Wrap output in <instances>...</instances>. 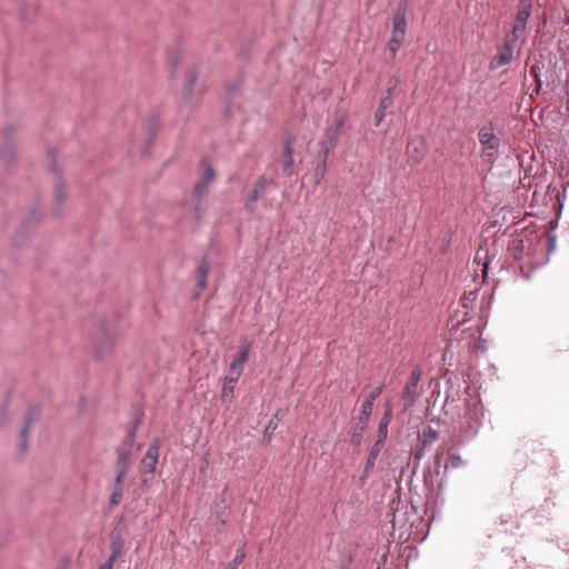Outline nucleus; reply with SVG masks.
I'll return each instance as SVG.
<instances>
[{
  "instance_id": "obj_12",
  "label": "nucleus",
  "mask_w": 569,
  "mask_h": 569,
  "mask_svg": "<svg viewBox=\"0 0 569 569\" xmlns=\"http://www.w3.org/2000/svg\"><path fill=\"white\" fill-rule=\"evenodd\" d=\"M113 333L104 328H99L92 336V342L96 349V353L101 358L107 350H109L113 343Z\"/></svg>"
},
{
  "instance_id": "obj_2",
  "label": "nucleus",
  "mask_w": 569,
  "mask_h": 569,
  "mask_svg": "<svg viewBox=\"0 0 569 569\" xmlns=\"http://www.w3.org/2000/svg\"><path fill=\"white\" fill-rule=\"evenodd\" d=\"M531 9L532 0H519L511 31L506 36L503 46H500V66L510 63L516 56H519Z\"/></svg>"
},
{
  "instance_id": "obj_48",
  "label": "nucleus",
  "mask_w": 569,
  "mask_h": 569,
  "mask_svg": "<svg viewBox=\"0 0 569 569\" xmlns=\"http://www.w3.org/2000/svg\"><path fill=\"white\" fill-rule=\"evenodd\" d=\"M566 88H567V91H566V94H567V110H569V76H568V79H567Z\"/></svg>"
},
{
  "instance_id": "obj_50",
  "label": "nucleus",
  "mask_w": 569,
  "mask_h": 569,
  "mask_svg": "<svg viewBox=\"0 0 569 569\" xmlns=\"http://www.w3.org/2000/svg\"><path fill=\"white\" fill-rule=\"evenodd\" d=\"M208 467V460H204L200 467V471L203 472Z\"/></svg>"
},
{
  "instance_id": "obj_7",
  "label": "nucleus",
  "mask_w": 569,
  "mask_h": 569,
  "mask_svg": "<svg viewBox=\"0 0 569 569\" xmlns=\"http://www.w3.org/2000/svg\"><path fill=\"white\" fill-rule=\"evenodd\" d=\"M162 440L158 437L153 438L141 460V473H154L159 460Z\"/></svg>"
},
{
  "instance_id": "obj_10",
  "label": "nucleus",
  "mask_w": 569,
  "mask_h": 569,
  "mask_svg": "<svg viewBox=\"0 0 569 569\" xmlns=\"http://www.w3.org/2000/svg\"><path fill=\"white\" fill-rule=\"evenodd\" d=\"M214 177L216 173L213 168L210 166H206L200 180L193 187L196 211H199L200 201L202 197L208 192V186L213 181Z\"/></svg>"
},
{
  "instance_id": "obj_42",
  "label": "nucleus",
  "mask_w": 569,
  "mask_h": 569,
  "mask_svg": "<svg viewBox=\"0 0 569 569\" xmlns=\"http://www.w3.org/2000/svg\"><path fill=\"white\" fill-rule=\"evenodd\" d=\"M517 264L518 266H513L511 262H508V266L506 268L507 269L511 268L515 272L518 268L521 271V273H523V277H527V273H525V262L521 261V262H518Z\"/></svg>"
},
{
  "instance_id": "obj_6",
  "label": "nucleus",
  "mask_w": 569,
  "mask_h": 569,
  "mask_svg": "<svg viewBox=\"0 0 569 569\" xmlns=\"http://www.w3.org/2000/svg\"><path fill=\"white\" fill-rule=\"evenodd\" d=\"M528 243V248L531 244V239H528L527 236H516L508 241L507 248V257L506 261L513 263H518L523 261V257L527 254L525 243Z\"/></svg>"
},
{
  "instance_id": "obj_55",
  "label": "nucleus",
  "mask_w": 569,
  "mask_h": 569,
  "mask_svg": "<svg viewBox=\"0 0 569 569\" xmlns=\"http://www.w3.org/2000/svg\"><path fill=\"white\" fill-rule=\"evenodd\" d=\"M57 569H66L63 566L58 567Z\"/></svg>"
},
{
  "instance_id": "obj_21",
  "label": "nucleus",
  "mask_w": 569,
  "mask_h": 569,
  "mask_svg": "<svg viewBox=\"0 0 569 569\" xmlns=\"http://www.w3.org/2000/svg\"><path fill=\"white\" fill-rule=\"evenodd\" d=\"M117 462H116V473H120V475H124L127 476V472L130 468V465H131V458H130V452L123 450V449H119L117 451Z\"/></svg>"
},
{
  "instance_id": "obj_27",
  "label": "nucleus",
  "mask_w": 569,
  "mask_h": 569,
  "mask_svg": "<svg viewBox=\"0 0 569 569\" xmlns=\"http://www.w3.org/2000/svg\"><path fill=\"white\" fill-rule=\"evenodd\" d=\"M198 79V69L192 68L188 71L184 86V98H189L192 93V88Z\"/></svg>"
},
{
  "instance_id": "obj_49",
  "label": "nucleus",
  "mask_w": 569,
  "mask_h": 569,
  "mask_svg": "<svg viewBox=\"0 0 569 569\" xmlns=\"http://www.w3.org/2000/svg\"><path fill=\"white\" fill-rule=\"evenodd\" d=\"M496 64H498V57H493L492 60L490 61V67L492 69L496 68Z\"/></svg>"
},
{
  "instance_id": "obj_8",
  "label": "nucleus",
  "mask_w": 569,
  "mask_h": 569,
  "mask_svg": "<svg viewBox=\"0 0 569 569\" xmlns=\"http://www.w3.org/2000/svg\"><path fill=\"white\" fill-rule=\"evenodd\" d=\"M490 236H483V244H480L479 249L476 252L475 262L481 264V276L483 281L488 278V270L490 264V259L496 256V240H492V248L488 247V240Z\"/></svg>"
},
{
  "instance_id": "obj_39",
  "label": "nucleus",
  "mask_w": 569,
  "mask_h": 569,
  "mask_svg": "<svg viewBox=\"0 0 569 569\" xmlns=\"http://www.w3.org/2000/svg\"><path fill=\"white\" fill-rule=\"evenodd\" d=\"M399 81L400 80H399V78L397 76L391 77L387 81V96L391 97V93L395 90V88L399 84Z\"/></svg>"
},
{
  "instance_id": "obj_32",
  "label": "nucleus",
  "mask_w": 569,
  "mask_h": 569,
  "mask_svg": "<svg viewBox=\"0 0 569 569\" xmlns=\"http://www.w3.org/2000/svg\"><path fill=\"white\" fill-rule=\"evenodd\" d=\"M0 157L7 164L10 163L14 158L13 147L10 143L2 146L0 150Z\"/></svg>"
},
{
  "instance_id": "obj_24",
  "label": "nucleus",
  "mask_w": 569,
  "mask_h": 569,
  "mask_svg": "<svg viewBox=\"0 0 569 569\" xmlns=\"http://www.w3.org/2000/svg\"><path fill=\"white\" fill-rule=\"evenodd\" d=\"M521 219H522V211L513 210V209L506 210V213H503V216L501 218L502 223L507 224V229L511 226L521 223Z\"/></svg>"
},
{
  "instance_id": "obj_4",
  "label": "nucleus",
  "mask_w": 569,
  "mask_h": 569,
  "mask_svg": "<svg viewBox=\"0 0 569 569\" xmlns=\"http://www.w3.org/2000/svg\"><path fill=\"white\" fill-rule=\"evenodd\" d=\"M270 183H272V180H268L264 176L257 179L252 190L244 198L243 208L246 211L251 214L257 212V202L263 199Z\"/></svg>"
},
{
  "instance_id": "obj_53",
  "label": "nucleus",
  "mask_w": 569,
  "mask_h": 569,
  "mask_svg": "<svg viewBox=\"0 0 569 569\" xmlns=\"http://www.w3.org/2000/svg\"><path fill=\"white\" fill-rule=\"evenodd\" d=\"M555 246H556V238L553 237V238L551 239V247H552V248H555Z\"/></svg>"
},
{
  "instance_id": "obj_38",
  "label": "nucleus",
  "mask_w": 569,
  "mask_h": 569,
  "mask_svg": "<svg viewBox=\"0 0 569 569\" xmlns=\"http://www.w3.org/2000/svg\"><path fill=\"white\" fill-rule=\"evenodd\" d=\"M124 478H126L124 475L116 473L113 485H112V490L123 491L124 490V485H123Z\"/></svg>"
},
{
  "instance_id": "obj_33",
  "label": "nucleus",
  "mask_w": 569,
  "mask_h": 569,
  "mask_svg": "<svg viewBox=\"0 0 569 569\" xmlns=\"http://www.w3.org/2000/svg\"><path fill=\"white\" fill-rule=\"evenodd\" d=\"M243 548H244V545H242L241 547H239L237 549L236 557L228 565L229 569H237L242 563V561L246 557Z\"/></svg>"
},
{
  "instance_id": "obj_35",
  "label": "nucleus",
  "mask_w": 569,
  "mask_h": 569,
  "mask_svg": "<svg viewBox=\"0 0 569 569\" xmlns=\"http://www.w3.org/2000/svg\"><path fill=\"white\" fill-rule=\"evenodd\" d=\"M280 421V415H279V411L276 412V415L269 420L267 427H266V435H271L274 432V430L277 429L278 427V423Z\"/></svg>"
},
{
  "instance_id": "obj_46",
  "label": "nucleus",
  "mask_w": 569,
  "mask_h": 569,
  "mask_svg": "<svg viewBox=\"0 0 569 569\" xmlns=\"http://www.w3.org/2000/svg\"><path fill=\"white\" fill-rule=\"evenodd\" d=\"M361 437H359V429H357V426L355 427V431L352 433V441L355 443H358L360 441Z\"/></svg>"
},
{
  "instance_id": "obj_18",
  "label": "nucleus",
  "mask_w": 569,
  "mask_h": 569,
  "mask_svg": "<svg viewBox=\"0 0 569 569\" xmlns=\"http://www.w3.org/2000/svg\"><path fill=\"white\" fill-rule=\"evenodd\" d=\"M373 405L369 403L368 401H362L359 415H358V421H357V429H359V437H362L370 417L372 415Z\"/></svg>"
},
{
  "instance_id": "obj_40",
  "label": "nucleus",
  "mask_w": 569,
  "mask_h": 569,
  "mask_svg": "<svg viewBox=\"0 0 569 569\" xmlns=\"http://www.w3.org/2000/svg\"><path fill=\"white\" fill-rule=\"evenodd\" d=\"M134 439H136V426H133V427L129 430V432H128V435H127V437H126V439H124V442H123V443H124L126 446L131 447V446L134 443Z\"/></svg>"
},
{
  "instance_id": "obj_15",
  "label": "nucleus",
  "mask_w": 569,
  "mask_h": 569,
  "mask_svg": "<svg viewBox=\"0 0 569 569\" xmlns=\"http://www.w3.org/2000/svg\"><path fill=\"white\" fill-rule=\"evenodd\" d=\"M39 415H40L39 406H32L29 409L27 417L24 418V423L20 431V437H19V441H18V447L22 452L26 451L27 447H28V429L31 426V423L39 417Z\"/></svg>"
},
{
  "instance_id": "obj_51",
  "label": "nucleus",
  "mask_w": 569,
  "mask_h": 569,
  "mask_svg": "<svg viewBox=\"0 0 569 569\" xmlns=\"http://www.w3.org/2000/svg\"><path fill=\"white\" fill-rule=\"evenodd\" d=\"M565 23L569 24V9L567 10L566 16H565Z\"/></svg>"
},
{
  "instance_id": "obj_54",
  "label": "nucleus",
  "mask_w": 569,
  "mask_h": 569,
  "mask_svg": "<svg viewBox=\"0 0 569 569\" xmlns=\"http://www.w3.org/2000/svg\"><path fill=\"white\" fill-rule=\"evenodd\" d=\"M523 262H525V266H526L527 263H530V260L526 261V259L523 258Z\"/></svg>"
},
{
  "instance_id": "obj_13",
  "label": "nucleus",
  "mask_w": 569,
  "mask_h": 569,
  "mask_svg": "<svg viewBox=\"0 0 569 569\" xmlns=\"http://www.w3.org/2000/svg\"><path fill=\"white\" fill-rule=\"evenodd\" d=\"M426 151V142L421 137L411 138L407 144V156L410 164L420 162Z\"/></svg>"
},
{
  "instance_id": "obj_11",
  "label": "nucleus",
  "mask_w": 569,
  "mask_h": 569,
  "mask_svg": "<svg viewBox=\"0 0 569 569\" xmlns=\"http://www.w3.org/2000/svg\"><path fill=\"white\" fill-rule=\"evenodd\" d=\"M252 341L243 339L238 348L237 356L230 362L229 372L241 376L243 372L244 363L248 361L252 348Z\"/></svg>"
},
{
  "instance_id": "obj_3",
  "label": "nucleus",
  "mask_w": 569,
  "mask_h": 569,
  "mask_svg": "<svg viewBox=\"0 0 569 569\" xmlns=\"http://www.w3.org/2000/svg\"><path fill=\"white\" fill-rule=\"evenodd\" d=\"M479 141L483 146L481 161L489 170L496 161V152L498 149V138L495 134L493 123L489 122L479 130Z\"/></svg>"
},
{
  "instance_id": "obj_31",
  "label": "nucleus",
  "mask_w": 569,
  "mask_h": 569,
  "mask_svg": "<svg viewBox=\"0 0 569 569\" xmlns=\"http://www.w3.org/2000/svg\"><path fill=\"white\" fill-rule=\"evenodd\" d=\"M402 38H399L397 36H391L389 42L387 43V50L390 52V59L392 60L396 56V52L399 50L401 44L403 43Z\"/></svg>"
},
{
  "instance_id": "obj_43",
  "label": "nucleus",
  "mask_w": 569,
  "mask_h": 569,
  "mask_svg": "<svg viewBox=\"0 0 569 569\" xmlns=\"http://www.w3.org/2000/svg\"><path fill=\"white\" fill-rule=\"evenodd\" d=\"M427 447H423L422 445H419V442L417 443V448H416V451H415V458L420 460L422 459V457L425 456V449Z\"/></svg>"
},
{
  "instance_id": "obj_1",
  "label": "nucleus",
  "mask_w": 569,
  "mask_h": 569,
  "mask_svg": "<svg viewBox=\"0 0 569 569\" xmlns=\"http://www.w3.org/2000/svg\"><path fill=\"white\" fill-rule=\"evenodd\" d=\"M442 411L450 419L452 439L458 445L475 438L485 418L480 398L477 395H467L461 399L459 388L452 385L446 390Z\"/></svg>"
},
{
  "instance_id": "obj_9",
  "label": "nucleus",
  "mask_w": 569,
  "mask_h": 569,
  "mask_svg": "<svg viewBox=\"0 0 569 569\" xmlns=\"http://www.w3.org/2000/svg\"><path fill=\"white\" fill-rule=\"evenodd\" d=\"M345 126L343 118H336L333 123L329 126L326 130L325 140L320 143V150L325 153V157H328L331 149H333L338 142L340 131Z\"/></svg>"
},
{
  "instance_id": "obj_34",
  "label": "nucleus",
  "mask_w": 569,
  "mask_h": 569,
  "mask_svg": "<svg viewBox=\"0 0 569 569\" xmlns=\"http://www.w3.org/2000/svg\"><path fill=\"white\" fill-rule=\"evenodd\" d=\"M383 391V386L375 387L365 398L363 401H368L369 403L373 405L375 401L380 397V395Z\"/></svg>"
},
{
  "instance_id": "obj_30",
  "label": "nucleus",
  "mask_w": 569,
  "mask_h": 569,
  "mask_svg": "<svg viewBox=\"0 0 569 569\" xmlns=\"http://www.w3.org/2000/svg\"><path fill=\"white\" fill-rule=\"evenodd\" d=\"M478 296V289L470 290L461 297L460 301L465 309H473V302L476 301Z\"/></svg>"
},
{
  "instance_id": "obj_16",
  "label": "nucleus",
  "mask_w": 569,
  "mask_h": 569,
  "mask_svg": "<svg viewBox=\"0 0 569 569\" xmlns=\"http://www.w3.org/2000/svg\"><path fill=\"white\" fill-rule=\"evenodd\" d=\"M391 419H392V407L389 402H387L386 410L378 423V432H377L376 442L382 443V445L386 443V440L388 438V427L391 422Z\"/></svg>"
},
{
  "instance_id": "obj_14",
  "label": "nucleus",
  "mask_w": 569,
  "mask_h": 569,
  "mask_svg": "<svg viewBox=\"0 0 569 569\" xmlns=\"http://www.w3.org/2000/svg\"><path fill=\"white\" fill-rule=\"evenodd\" d=\"M281 168L283 176L291 177L295 174L293 149L290 138H287L282 143Z\"/></svg>"
},
{
  "instance_id": "obj_47",
  "label": "nucleus",
  "mask_w": 569,
  "mask_h": 569,
  "mask_svg": "<svg viewBox=\"0 0 569 569\" xmlns=\"http://www.w3.org/2000/svg\"><path fill=\"white\" fill-rule=\"evenodd\" d=\"M408 1L409 0H400L399 4H398V8H403L406 13H407Z\"/></svg>"
},
{
  "instance_id": "obj_36",
  "label": "nucleus",
  "mask_w": 569,
  "mask_h": 569,
  "mask_svg": "<svg viewBox=\"0 0 569 569\" xmlns=\"http://www.w3.org/2000/svg\"><path fill=\"white\" fill-rule=\"evenodd\" d=\"M66 198L64 186L59 183L54 187V200L58 204H61Z\"/></svg>"
},
{
  "instance_id": "obj_28",
  "label": "nucleus",
  "mask_w": 569,
  "mask_h": 569,
  "mask_svg": "<svg viewBox=\"0 0 569 569\" xmlns=\"http://www.w3.org/2000/svg\"><path fill=\"white\" fill-rule=\"evenodd\" d=\"M327 158L325 153L320 151L317 167L315 169V177L317 181H320L326 173Z\"/></svg>"
},
{
  "instance_id": "obj_17",
  "label": "nucleus",
  "mask_w": 569,
  "mask_h": 569,
  "mask_svg": "<svg viewBox=\"0 0 569 569\" xmlns=\"http://www.w3.org/2000/svg\"><path fill=\"white\" fill-rule=\"evenodd\" d=\"M392 34L405 39L407 31V13L403 8H397L392 19Z\"/></svg>"
},
{
  "instance_id": "obj_52",
  "label": "nucleus",
  "mask_w": 569,
  "mask_h": 569,
  "mask_svg": "<svg viewBox=\"0 0 569 569\" xmlns=\"http://www.w3.org/2000/svg\"><path fill=\"white\" fill-rule=\"evenodd\" d=\"M339 569H349V566H348V565H346V563H341V565H340V567H339Z\"/></svg>"
},
{
  "instance_id": "obj_37",
  "label": "nucleus",
  "mask_w": 569,
  "mask_h": 569,
  "mask_svg": "<svg viewBox=\"0 0 569 569\" xmlns=\"http://www.w3.org/2000/svg\"><path fill=\"white\" fill-rule=\"evenodd\" d=\"M122 496H123V491L112 490L110 498H109L110 508L118 506L122 500Z\"/></svg>"
},
{
  "instance_id": "obj_19",
  "label": "nucleus",
  "mask_w": 569,
  "mask_h": 569,
  "mask_svg": "<svg viewBox=\"0 0 569 569\" xmlns=\"http://www.w3.org/2000/svg\"><path fill=\"white\" fill-rule=\"evenodd\" d=\"M240 376L236 373H230L224 377L222 390H221V400L222 402H230L233 398L234 387L239 380Z\"/></svg>"
},
{
  "instance_id": "obj_26",
  "label": "nucleus",
  "mask_w": 569,
  "mask_h": 569,
  "mask_svg": "<svg viewBox=\"0 0 569 569\" xmlns=\"http://www.w3.org/2000/svg\"><path fill=\"white\" fill-rule=\"evenodd\" d=\"M208 273L209 264L206 261H202L197 269V286L200 290H203L207 287Z\"/></svg>"
},
{
  "instance_id": "obj_44",
  "label": "nucleus",
  "mask_w": 569,
  "mask_h": 569,
  "mask_svg": "<svg viewBox=\"0 0 569 569\" xmlns=\"http://www.w3.org/2000/svg\"><path fill=\"white\" fill-rule=\"evenodd\" d=\"M370 473H371V471H367V467H363L362 475L359 478V483L361 487H363L366 485V481Z\"/></svg>"
},
{
  "instance_id": "obj_23",
  "label": "nucleus",
  "mask_w": 569,
  "mask_h": 569,
  "mask_svg": "<svg viewBox=\"0 0 569 569\" xmlns=\"http://www.w3.org/2000/svg\"><path fill=\"white\" fill-rule=\"evenodd\" d=\"M385 445L378 443L375 441V443L370 447L368 457L365 463V467H367V471H372L375 468L376 461L383 449Z\"/></svg>"
},
{
  "instance_id": "obj_25",
  "label": "nucleus",
  "mask_w": 569,
  "mask_h": 569,
  "mask_svg": "<svg viewBox=\"0 0 569 569\" xmlns=\"http://www.w3.org/2000/svg\"><path fill=\"white\" fill-rule=\"evenodd\" d=\"M390 104H391L390 96H385L380 99L379 107L375 112V126L378 127L381 123L382 119L386 116V110L389 108Z\"/></svg>"
},
{
  "instance_id": "obj_41",
  "label": "nucleus",
  "mask_w": 569,
  "mask_h": 569,
  "mask_svg": "<svg viewBox=\"0 0 569 569\" xmlns=\"http://www.w3.org/2000/svg\"><path fill=\"white\" fill-rule=\"evenodd\" d=\"M116 559L113 557H109L103 563H101L97 569H113L116 563Z\"/></svg>"
},
{
  "instance_id": "obj_29",
  "label": "nucleus",
  "mask_w": 569,
  "mask_h": 569,
  "mask_svg": "<svg viewBox=\"0 0 569 569\" xmlns=\"http://www.w3.org/2000/svg\"><path fill=\"white\" fill-rule=\"evenodd\" d=\"M466 465L465 460L460 457V455L451 453L448 457V461L445 463V469H457L461 468Z\"/></svg>"
},
{
  "instance_id": "obj_22",
  "label": "nucleus",
  "mask_w": 569,
  "mask_h": 569,
  "mask_svg": "<svg viewBox=\"0 0 569 569\" xmlns=\"http://www.w3.org/2000/svg\"><path fill=\"white\" fill-rule=\"evenodd\" d=\"M439 438V432L431 426L423 428L422 432L418 436L419 445L423 447H430Z\"/></svg>"
},
{
  "instance_id": "obj_20",
  "label": "nucleus",
  "mask_w": 569,
  "mask_h": 569,
  "mask_svg": "<svg viewBox=\"0 0 569 569\" xmlns=\"http://www.w3.org/2000/svg\"><path fill=\"white\" fill-rule=\"evenodd\" d=\"M124 548V539L119 531H113L111 533V540H110V556L113 557V559L118 560L119 557H121Z\"/></svg>"
},
{
  "instance_id": "obj_5",
  "label": "nucleus",
  "mask_w": 569,
  "mask_h": 569,
  "mask_svg": "<svg viewBox=\"0 0 569 569\" xmlns=\"http://www.w3.org/2000/svg\"><path fill=\"white\" fill-rule=\"evenodd\" d=\"M421 368L419 366H416L412 369L408 381L406 382V386L401 393V399L405 409H409L410 407H412L419 396L418 386L421 380Z\"/></svg>"
},
{
  "instance_id": "obj_45",
  "label": "nucleus",
  "mask_w": 569,
  "mask_h": 569,
  "mask_svg": "<svg viewBox=\"0 0 569 569\" xmlns=\"http://www.w3.org/2000/svg\"><path fill=\"white\" fill-rule=\"evenodd\" d=\"M48 157L51 159L50 170L52 172H56L57 171V163H56V160H54V153L52 151H49L48 152Z\"/></svg>"
}]
</instances>
